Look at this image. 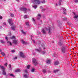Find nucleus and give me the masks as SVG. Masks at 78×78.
<instances>
[{
	"instance_id": "1",
	"label": "nucleus",
	"mask_w": 78,
	"mask_h": 78,
	"mask_svg": "<svg viewBox=\"0 0 78 78\" xmlns=\"http://www.w3.org/2000/svg\"><path fill=\"white\" fill-rule=\"evenodd\" d=\"M45 29L48 31V33L49 34H51V30H52V29H51V26H49L47 27H45Z\"/></svg>"
},
{
	"instance_id": "30",
	"label": "nucleus",
	"mask_w": 78,
	"mask_h": 78,
	"mask_svg": "<svg viewBox=\"0 0 78 78\" xmlns=\"http://www.w3.org/2000/svg\"><path fill=\"white\" fill-rule=\"evenodd\" d=\"M41 3H45V0H43L41 1Z\"/></svg>"
},
{
	"instance_id": "7",
	"label": "nucleus",
	"mask_w": 78,
	"mask_h": 78,
	"mask_svg": "<svg viewBox=\"0 0 78 78\" xmlns=\"http://www.w3.org/2000/svg\"><path fill=\"white\" fill-rule=\"evenodd\" d=\"M61 25H62V24L61 23V21L58 20V27H60L61 26Z\"/></svg>"
},
{
	"instance_id": "47",
	"label": "nucleus",
	"mask_w": 78,
	"mask_h": 78,
	"mask_svg": "<svg viewBox=\"0 0 78 78\" xmlns=\"http://www.w3.org/2000/svg\"><path fill=\"white\" fill-rule=\"evenodd\" d=\"M3 24H4V25H6V23H3Z\"/></svg>"
},
{
	"instance_id": "43",
	"label": "nucleus",
	"mask_w": 78,
	"mask_h": 78,
	"mask_svg": "<svg viewBox=\"0 0 78 78\" xmlns=\"http://www.w3.org/2000/svg\"><path fill=\"white\" fill-rule=\"evenodd\" d=\"M78 17V16H74V18H77Z\"/></svg>"
},
{
	"instance_id": "41",
	"label": "nucleus",
	"mask_w": 78,
	"mask_h": 78,
	"mask_svg": "<svg viewBox=\"0 0 78 78\" xmlns=\"http://www.w3.org/2000/svg\"><path fill=\"white\" fill-rule=\"evenodd\" d=\"M42 53L43 55H44V54H45V52L44 51H43L42 52Z\"/></svg>"
},
{
	"instance_id": "48",
	"label": "nucleus",
	"mask_w": 78,
	"mask_h": 78,
	"mask_svg": "<svg viewBox=\"0 0 78 78\" xmlns=\"http://www.w3.org/2000/svg\"><path fill=\"white\" fill-rule=\"evenodd\" d=\"M9 68H11V65H9Z\"/></svg>"
},
{
	"instance_id": "16",
	"label": "nucleus",
	"mask_w": 78,
	"mask_h": 78,
	"mask_svg": "<svg viewBox=\"0 0 78 78\" xmlns=\"http://www.w3.org/2000/svg\"><path fill=\"white\" fill-rule=\"evenodd\" d=\"M61 2H62V0H59L58 2V4L59 5H61Z\"/></svg>"
},
{
	"instance_id": "58",
	"label": "nucleus",
	"mask_w": 78,
	"mask_h": 78,
	"mask_svg": "<svg viewBox=\"0 0 78 78\" xmlns=\"http://www.w3.org/2000/svg\"><path fill=\"white\" fill-rule=\"evenodd\" d=\"M70 54L69 55V57L70 58L71 57H70Z\"/></svg>"
},
{
	"instance_id": "18",
	"label": "nucleus",
	"mask_w": 78,
	"mask_h": 78,
	"mask_svg": "<svg viewBox=\"0 0 78 78\" xmlns=\"http://www.w3.org/2000/svg\"><path fill=\"white\" fill-rule=\"evenodd\" d=\"M1 54L3 56H5V53L4 52H1Z\"/></svg>"
},
{
	"instance_id": "2",
	"label": "nucleus",
	"mask_w": 78,
	"mask_h": 78,
	"mask_svg": "<svg viewBox=\"0 0 78 78\" xmlns=\"http://www.w3.org/2000/svg\"><path fill=\"white\" fill-rule=\"evenodd\" d=\"M31 1L34 5H39L41 4V1H39V0H32Z\"/></svg>"
},
{
	"instance_id": "20",
	"label": "nucleus",
	"mask_w": 78,
	"mask_h": 78,
	"mask_svg": "<svg viewBox=\"0 0 78 78\" xmlns=\"http://www.w3.org/2000/svg\"><path fill=\"white\" fill-rule=\"evenodd\" d=\"M51 62V61H50V60H47L46 61V62H47V64H50V63Z\"/></svg>"
},
{
	"instance_id": "49",
	"label": "nucleus",
	"mask_w": 78,
	"mask_h": 78,
	"mask_svg": "<svg viewBox=\"0 0 78 78\" xmlns=\"http://www.w3.org/2000/svg\"><path fill=\"white\" fill-rule=\"evenodd\" d=\"M69 39L71 40V39H72L71 38V37L70 36H69Z\"/></svg>"
},
{
	"instance_id": "25",
	"label": "nucleus",
	"mask_w": 78,
	"mask_h": 78,
	"mask_svg": "<svg viewBox=\"0 0 78 78\" xmlns=\"http://www.w3.org/2000/svg\"><path fill=\"white\" fill-rule=\"evenodd\" d=\"M21 32L22 33H23V34H24V35L26 34V33H25V32H24V31H23V30H21Z\"/></svg>"
},
{
	"instance_id": "27",
	"label": "nucleus",
	"mask_w": 78,
	"mask_h": 78,
	"mask_svg": "<svg viewBox=\"0 0 78 78\" xmlns=\"http://www.w3.org/2000/svg\"><path fill=\"white\" fill-rule=\"evenodd\" d=\"M30 65H29L27 66V69H30Z\"/></svg>"
},
{
	"instance_id": "14",
	"label": "nucleus",
	"mask_w": 78,
	"mask_h": 78,
	"mask_svg": "<svg viewBox=\"0 0 78 78\" xmlns=\"http://www.w3.org/2000/svg\"><path fill=\"white\" fill-rule=\"evenodd\" d=\"M13 43H14L15 44H17V41L16 40H14L13 41Z\"/></svg>"
},
{
	"instance_id": "56",
	"label": "nucleus",
	"mask_w": 78,
	"mask_h": 78,
	"mask_svg": "<svg viewBox=\"0 0 78 78\" xmlns=\"http://www.w3.org/2000/svg\"><path fill=\"white\" fill-rule=\"evenodd\" d=\"M0 51H2V49H0Z\"/></svg>"
},
{
	"instance_id": "55",
	"label": "nucleus",
	"mask_w": 78,
	"mask_h": 78,
	"mask_svg": "<svg viewBox=\"0 0 78 78\" xmlns=\"http://www.w3.org/2000/svg\"><path fill=\"white\" fill-rule=\"evenodd\" d=\"M39 18H37V19H38V20H39Z\"/></svg>"
},
{
	"instance_id": "64",
	"label": "nucleus",
	"mask_w": 78,
	"mask_h": 78,
	"mask_svg": "<svg viewBox=\"0 0 78 78\" xmlns=\"http://www.w3.org/2000/svg\"><path fill=\"white\" fill-rule=\"evenodd\" d=\"M10 35H11V34H10Z\"/></svg>"
},
{
	"instance_id": "60",
	"label": "nucleus",
	"mask_w": 78,
	"mask_h": 78,
	"mask_svg": "<svg viewBox=\"0 0 78 78\" xmlns=\"http://www.w3.org/2000/svg\"><path fill=\"white\" fill-rule=\"evenodd\" d=\"M70 61H71V58L70 59Z\"/></svg>"
},
{
	"instance_id": "61",
	"label": "nucleus",
	"mask_w": 78,
	"mask_h": 78,
	"mask_svg": "<svg viewBox=\"0 0 78 78\" xmlns=\"http://www.w3.org/2000/svg\"><path fill=\"white\" fill-rule=\"evenodd\" d=\"M54 54H56V52H55Z\"/></svg>"
},
{
	"instance_id": "5",
	"label": "nucleus",
	"mask_w": 78,
	"mask_h": 78,
	"mask_svg": "<svg viewBox=\"0 0 78 78\" xmlns=\"http://www.w3.org/2000/svg\"><path fill=\"white\" fill-rule=\"evenodd\" d=\"M8 22H9V25H10L11 26L13 25V23H12V20L11 19H9L8 20Z\"/></svg>"
},
{
	"instance_id": "37",
	"label": "nucleus",
	"mask_w": 78,
	"mask_h": 78,
	"mask_svg": "<svg viewBox=\"0 0 78 78\" xmlns=\"http://www.w3.org/2000/svg\"><path fill=\"white\" fill-rule=\"evenodd\" d=\"M31 71L32 72H34V69H32L31 70Z\"/></svg>"
},
{
	"instance_id": "29",
	"label": "nucleus",
	"mask_w": 78,
	"mask_h": 78,
	"mask_svg": "<svg viewBox=\"0 0 78 78\" xmlns=\"http://www.w3.org/2000/svg\"><path fill=\"white\" fill-rule=\"evenodd\" d=\"M10 16H11V17H14V14L11 13V14H10Z\"/></svg>"
},
{
	"instance_id": "23",
	"label": "nucleus",
	"mask_w": 78,
	"mask_h": 78,
	"mask_svg": "<svg viewBox=\"0 0 78 78\" xmlns=\"http://www.w3.org/2000/svg\"><path fill=\"white\" fill-rule=\"evenodd\" d=\"M26 25H27V26H28V27H29L30 26L29 23H28V22L26 23Z\"/></svg>"
},
{
	"instance_id": "45",
	"label": "nucleus",
	"mask_w": 78,
	"mask_h": 78,
	"mask_svg": "<svg viewBox=\"0 0 78 78\" xmlns=\"http://www.w3.org/2000/svg\"><path fill=\"white\" fill-rule=\"evenodd\" d=\"M25 73H27V70H25Z\"/></svg>"
},
{
	"instance_id": "8",
	"label": "nucleus",
	"mask_w": 78,
	"mask_h": 78,
	"mask_svg": "<svg viewBox=\"0 0 78 78\" xmlns=\"http://www.w3.org/2000/svg\"><path fill=\"white\" fill-rule=\"evenodd\" d=\"M20 56L21 57H22V58H25V55H24V54L23 53H22V52H20Z\"/></svg>"
},
{
	"instance_id": "38",
	"label": "nucleus",
	"mask_w": 78,
	"mask_h": 78,
	"mask_svg": "<svg viewBox=\"0 0 78 78\" xmlns=\"http://www.w3.org/2000/svg\"><path fill=\"white\" fill-rule=\"evenodd\" d=\"M32 21L34 22H35V20H34V18H33L32 19Z\"/></svg>"
},
{
	"instance_id": "36",
	"label": "nucleus",
	"mask_w": 78,
	"mask_h": 78,
	"mask_svg": "<svg viewBox=\"0 0 78 78\" xmlns=\"http://www.w3.org/2000/svg\"><path fill=\"white\" fill-rule=\"evenodd\" d=\"M11 51L12 53H14V52H15V51H14V50H11Z\"/></svg>"
},
{
	"instance_id": "17",
	"label": "nucleus",
	"mask_w": 78,
	"mask_h": 78,
	"mask_svg": "<svg viewBox=\"0 0 78 78\" xmlns=\"http://www.w3.org/2000/svg\"><path fill=\"white\" fill-rule=\"evenodd\" d=\"M36 51H41V48H39V49H36Z\"/></svg>"
},
{
	"instance_id": "15",
	"label": "nucleus",
	"mask_w": 78,
	"mask_h": 78,
	"mask_svg": "<svg viewBox=\"0 0 78 78\" xmlns=\"http://www.w3.org/2000/svg\"><path fill=\"white\" fill-rule=\"evenodd\" d=\"M11 28V29H12V30H13V31H14V30H15V27L14 26H12Z\"/></svg>"
},
{
	"instance_id": "12",
	"label": "nucleus",
	"mask_w": 78,
	"mask_h": 78,
	"mask_svg": "<svg viewBox=\"0 0 78 78\" xmlns=\"http://www.w3.org/2000/svg\"><path fill=\"white\" fill-rule=\"evenodd\" d=\"M54 64L55 66H56V65H58V64H59V62L58 61H55V62H54Z\"/></svg>"
},
{
	"instance_id": "62",
	"label": "nucleus",
	"mask_w": 78,
	"mask_h": 78,
	"mask_svg": "<svg viewBox=\"0 0 78 78\" xmlns=\"http://www.w3.org/2000/svg\"><path fill=\"white\" fill-rule=\"evenodd\" d=\"M4 1H6V0H4Z\"/></svg>"
},
{
	"instance_id": "6",
	"label": "nucleus",
	"mask_w": 78,
	"mask_h": 78,
	"mask_svg": "<svg viewBox=\"0 0 78 78\" xmlns=\"http://www.w3.org/2000/svg\"><path fill=\"white\" fill-rule=\"evenodd\" d=\"M20 10H21V11H25L24 12V13H26V10L27 9V8H26L23 7L22 8H20Z\"/></svg>"
},
{
	"instance_id": "13",
	"label": "nucleus",
	"mask_w": 78,
	"mask_h": 78,
	"mask_svg": "<svg viewBox=\"0 0 78 78\" xmlns=\"http://www.w3.org/2000/svg\"><path fill=\"white\" fill-rule=\"evenodd\" d=\"M62 53H64L65 52V48H62Z\"/></svg>"
},
{
	"instance_id": "3",
	"label": "nucleus",
	"mask_w": 78,
	"mask_h": 78,
	"mask_svg": "<svg viewBox=\"0 0 78 78\" xmlns=\"http://www.w3.org/2000/svg\"><path fill=\"white\" fill-rule=\"evenodd\" d=\"M0 67L1 68V69H2V74H3L4 75H6V73L5 72V68L1 66H0Z\"/></svg>"
},
{
	"instance_id": "22",
	"label": "nucleus",
	"mask_w": 78,
	"mask_h": 78,
	"mask_svg": "<svg viewBox=\"0 0 78 78\" xmlns=\"http://www.w3.org/2000/svg\"><path fill=\"white\" fill-rule=\"evenodd\" d=\"M59 71L58 70H54V73H57Z\"/></svg>"
},
{
	"instance_id": "46",
	"label": "nucleus",
	"mask_w": 78,
	"mask_h": 78,
	"mask_svg": "<svg viewBox=\"0 0 78 78\" xmlns=\"http://www.w3.org/2000/svg\"><path fill=\"white\" fill-rule=\"evenodd\" d=\"M78 2V0H75V2L76 3H77V2Z\"/></svg>"
},
{
	"instance_id": "24",
	"label": "nucleus",
	"mask_w": 78,
	"mask_h": 78,
	"mask_svg": "<svg viewBox=\"0 0 78 78\" xmlns=\"http://www.w3.org/2000/svg\"><path fill=\"white\" fill-rule=\"evenodd\" d=\"M24 76L25 78H27L28 76L27 74H25L24 75Z\"/></svg>"
},
{
	"instance_id": "26",
	"label": "nucleus",
	"mask_w": 78,
	"mask_h": 78,
	"mask_svg": "<svg viewBox=\"0 0 78 78\" xmlns=\"http://www.w3.org/2000/svg\"><path fill=\"white\" fill-rule=\"evenodd\" d=\"M33 7L34 8V9H36V8H37V5L33 6Z\"/></svg>"
},
{
	"instance_id": "63",
	"label": "nucleus",
	"mask_w": 78,
	"mask_h": 78,
	"mask_svg": "<svg viewBox=\"0 0 78 78\" xmlns=\"http://www.w3.org/2000/svg\"><path fill=\"white\" fill-rule=\"evenodd\" d=\"M0 27H1V26H0Z\"/></svg>"
},
{
	"instance_id": "39",
	"label": "nucleus",
	"mask_w": 78,
	"mask_h": 78,
	"mask_svg": "<svg viewBox=\"0 0 78 78\" xmlns=\"http://www.w3.org/2000/svg\"><path fill=\"white\" fill-rule=\"evenodd\" d=\"M69 26L71 25H72V23H71L70 22H69Z\"/></svg>"
},
{
	"instance_id": "57",
	"label": "nucleus",
	"mask_w": 78,
	"mask_h": 78,
	"mask_svg": "<svg viewBox=\"0 0 78 78\" xmlns=\"http://www.w3.org/2000/svg\"><path fill=\"white\" fill-rule=\"evenodd\" d=\"M56 6H58V4H56Z\"/></svg>"
},
{
	"instance_id": "11",
	"label": "nucleus",
	"mask_w": 78,
	"mask_h": 78,
	"mask_svg": "<svg viewBox=\"0 0 78 78\" xmlns=\"http://www.w3.org/2000/svg\"><path fill=\"white\" fill-rule=\"evenodd\" d=\"M21 41H22V43L24 45H25L26 44H27V42L23 41V40H22Z\"/></svg>"
},
{
	"instance_id": "42",
	"label": "nucleus",
	"mask_w": 78,
	"mask_h": 78,
	"mask_svg": "<svg viewBox=\"0 0 78 78\" xmlns=\"http://www.w3.org/2000/svg\"><path fill=\"white\" fill-rule=\"evenodd\" d=\"M5 66L6 67H7V65H8V64L7 63H6L5 64H4Z\"/></svg>"
},
{
	"instance_id": "53",
	"label": "nucleus",
	"mask_w": 78,
	"mask_h": 78,
	"mask_svg": "<svg viewBox=\"0 0 78 78\" xmlns=\"http://www.w3.org/2000/svg\"><path fill=\"white\" fill-rule=\"evenodd\" d=\"M16 2H19V0H16Z\"/></svg>"
},
{
	"instance_id": "9",
	"label": "nucleus",
	"mask_w": 78,
	"mask_h": 78,
	"mask_svg": "<svg viewBox=\"0 0 78 78\" xmlns=\"http://www.w3.org/2000/svg\"><path fill=\"white\" fill-rule=\"evenodd\" d=\"M62 11H63V13L64 14H65V15H66V9H62Z\"/></svg>"
},
{
	"instance_id": "50",
	"label": "nucleus",
	"mask_w": 78,
	"mask_h": 78,
	"mask_svg": "<svg viewBox=\"0 0 78 78\" xmlns=\"http://www.w3.org/2000/svg\"><path fill=\"white\" fill-rule=\"evenodd\" d=\"M67 20V19L66 18H65L64 20Z\"/></svg>"
},
{
	"instance_id": "21",
	"label": "nucleus",
	"mask_w": 78,
	"mask_h": 78,
	"mask_svg": "<svg viewBox=\"0 0 78 78\" xmlns=\"http://www.w3.org/2000/svg\"><path fill=\"white\" fill-rule=\"evenodd\" d=\"M7 44H9L10 45H12V43H11L10 42L7 41Z\"/></svg>"
},
{
	"instance_id": "44",
	"label": "nucleus",
	"mask_w": 78,
	"mask_h": 78,
	"mask_svg": "<svg viewBox=\"0 0 78 78\" xmlns=\"http://www.w3.org/2000/svg\"><path fill=\"white\" fill-rule=\"evenodd\" d=\"M41 14H39L38 15V16H39V17H41Z\"/></svg>"
},
{
	"instance_id": "4",
	"label": "nucleus",
	"mask_w": 78,
	"mask_h": 78,
	"mask_svg": "<svg viewBox=\"0 0 78 78\" xmlns=\"http://www.w3.org/2000/svg\"><path fill=\"white\" fill-rule=\"evenodd\" d=\"M32 62L35 66H36V64H37L36 60L35 58H33L32 59Z\"/></svg>"
},
{
	"instance_id": "28",
	"label": "nucleus",
	"mask_w": 78,
	"mask_h": 78,
	"mask_svg": "<svg viewBox=\"0 0 78 78\" xmlns=\"http://www.w3.org/2000/svg\"><path fill=\"white\" fill-rule=\"evenodd\" d=\"M9 76H14L12 74H9Z\"/></svg>"
},
{
	"instance_id": "54",
	"label": "nucleus",
	"mask_w": 78,
	"mask_h": 78,
	"mask_svg": "<svg viewBox=\"0 0 78 78\" xmlns=\"http://www.w3.org/2000/svg\"><path fill=\"white\" fill-rule=\"evenodd\" d=\"M73 14H74V15H75V13L73 12Z\"/></svg>"
},
{
	"instance_id": "34",
	"label": "nucleus",
	"mask_w": 78,
	"mask_h": 78,
	"mask_svg": "<svg viewBox=\"0 0 78 78\" xmlns=\"http://www.w3.org/2000/svg\"><path fill=\"white\" fill-rule=\"evenodd\" d=\"M17 57H15L14 58H13V60H16V59H17Z\"/></svg>"
},
{
	"instance_id": "35",
	"label": "nucleus",
	"mask_w": 78,
	"mask_h": 78,
	"mask_svg": "<svg viewBox=\"0 0 78 78\" xmlns=\"http://www.w3.org/2000/svg\"><path fill=\"white\" fill-rule=\"evenodd\" d=\"M15 38V37L14 36H12V37L11 38V39H14Z\"/></svg>"
},
{
	"instance_id": "19",
	"label": "nucleus",
	"mask_w": 78,
	"mask_h": 78,
	"mask_svg": "<svg viewBox=\"0 0 78 78\" xmlns=\"http://www.w3.org/2000/svg\"><path fill=\"white\" fill-rule=\"evenodd\" d=\"M16 72H20V70L19 69H18L15 70Z\"/></svg>"
},
{
	"instance_id": "52",
	"label": "nucleus",
	"mask_w": 78,
	"mask_h": 78,
	"mask_svg": "<svg viewBox=\"0 0 78 78\" xmlns=\"http://www.w3.org/2000/svg\"><path fill=\"white\" fill-rule=\"evenodd\" d=\"M33 42H34V43H35V41H34V40H33Z\"/></svg>"
},
{
	"instance_id": "33",
	"label": "nucleus",
	"mask_w": 78,
	"mask_h": 78,
	"mask_svg": "<svg viewBox=\"0 0 78 78\" xmlns=\"http://www.w3.org/2000/svg\"><path fill=\"white\" fill-rule=\"evenodd\" d=\"M24 19H27V15H25L24 16Z\"/></svg>"
},
{
	"instance_id": "31",
	"label": "nucleus",
	"mask_w": 78,
	"mask_h": 78,
	"mask_svg": "<svg viewBox=\"0 0 78 78\" xmlns=\"http://www.w3.org/2000/svg\"><path fill=\"white\" fill-rule=\"evenodd\" d=\"M0 42L1 43H5V42L3 40L0 41Z\"/></svg>"
},
{
	"instance_id": "10",
	"label": "nucleus",
	"mask_w": 78,
	"mask_h": 78,
	"mask_svg": "<svg viewBox=\"0 0 78 78\" xmlns=\"http://www.w3.org/2000/svg\"><path fill=\"white\" fill-rule=\"evenodd\" d=\"M41 32H42V33L43 34H45V33H46V31H45L44 29H42Z\"/></svg>"
},
{
	"instance_id": "40",
	"label": "nucleus",
	"mask_w": 78,
	"mask_h": 78,
	"mask_svg": "<svg viewBox=\"0 0 78 78\" xmlns=\"http://www.w3.org/2000/svg\"><path fill=\"white\" fill-rule=\"evenodd\" d=\"M5 39H6V41H8V37H5Z\"/></svg>"
},
{
	"instance_id": "51",
	"label": "nucleus",
	"mask_w": 78,
	"mask_h": 78,
	"mask_svg": "<svg viewBox=\"0 0 78 78\" xmlns=\"http://www.w3.org/2000/svg\"><path fill=\"white\" fill-rule=\"evenodd\" d=\"M0 19H2V16H0Z\"/></svg>"
},
{
	"instance_id": "59",
	"label": "nucleus",
	"mask_w": 78,
	"mask_h": 78,
	"mask_svg": "<svg viewBox=\"0 0 78 78\" xmlns=\"http://www.w3.org/2000/svg\"><path fill=\"white\" fill-rule=\"evenodd\" d=\"M49 73H50V71H49Z\"/></svg>"
},
{
	"instance_id": "32",
	"label": "nucleus",
	"mask_w": 78,
	"mask_h": 78,
	"mask_svg": "<svg viewBox=\"0 0 78 78\" xmlns=\"http://www.w3.org/2000/svg\"><path fill=\"white\" fill-rule=\"evenodd\" d=\"M46 72V70H45V69H44L43 70V73H45Z\"/></svg>"
}]
</instances>
